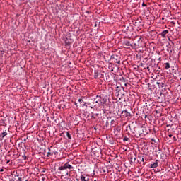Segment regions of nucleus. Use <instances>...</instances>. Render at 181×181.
Here are the masks:
<instances>
[{
  "label": "nucleus",
  "instance_id": "25",
  "mask_svg": "<svg viewBox=\"0 0 181 181\" xmlns=\"http://www.w3.org/2000/svg\"><path fill=\"white\" fill-rule=\"evenodd\" d=\"M173 141H177V139L176 138V136H174L173 137Z\"/></svg>",
  "mask_w": 181,
  "mask_h": 181
},
{
  "label": "nucleus",
  "instance_id": "40",
  "mask_svg": "<svg viewBox=\"0 0 181 181\" xmlns=\"http://www.w3.org/2000/svg\"><path fill=\"white\" fill-rule=\"evenodd\" d=\"M142 160L144 161V158H142Z\"/></svg>",
  "mask_w": 181,
  "mask_h": 181
},
{
  "label": "nucleus",
  "instance_id": "4",
  "mask_svg": "<svg viewBox=\"0 0 181 181\" xmlns=\"http://www.w3.org/2000/svg\"><path fill=\"white\" fill-rule=\"evenodd\" d=\"M111 59H114L115 63H117V64H121V60H119V58L117 57V55L113 54L111 56Z\"/></svg>",
  "mask_w": 181,
  "mask_h": 181
},
{
  "label": "nucleus",
  "instance_id": "19",
  "mask_svg": "<svg viewBox=\"0 0 181 181\" xmlns=\"http://www.w3.org/2000/svg\"><path fill=\"white\" fill-rule=\"evenodd\" d=\"M47 156H53V153H52V152H47Z\"/></svg>",
  "mask_w": 181,
  "mask_h": 181
},
{
  "label": "nucleus",
  "instance_id": "38",
  "mask_svg": "<svg viewBox=\"0 0 181 181\" xmlns=\"http://www.w3.org/2000/svg\"><path fill=\"white\" fill-rule=\"evenodd\" d=\"M163 19H165V18H162V20L163 21Z\"/></svg>",
  "mask_w": 181,
  "mask_h": 181
},
{
  "label": "nucleus",
  "instance_id": "27",
  "mask_svg": "<svg viewBox=\"0 0 181 181\" xmlns=\"http://www.w3.org/2000/svg\"><path fill=\"white\" fill-rule=\"evenodd\" d=\"M142 6H143V7H145V6H146V4L143 2V3H142Z\"/></svg>",
  "mask_w": 181,
  "mask_h": 181
},
{
  "label": "nucleus",
  "instance_id": "36",
  "mask_svg": "<svg viewBox=\"0 0 181 181\" xmlns=\"http://www.w3.org/2000/svg\"><path fill=\"white\" fill-rule=\"evenodd\" d=\"M75 105H77V103H75Z\"/></svg>",
  "mask_w": 181,
  "mask_h": 181
},
{
  "label": "nucleus",
  "instance_id": "5",
  "mask_svg": "<svg viewBox=\"0 0 181 181\" xmlns=\"http://www.w3.org/2000/svg\"><path fill=\"white\" fill-rule=\"evenodd\" d=\"M81 181H90V177L88 175H81L80 176Z\"/></svg>",
  "mask_w": 181,
  "mask_h": 181
},
{
  "label": "nucleus",
  "instance_id": "13",
  "mask_svg": "<svg viewBox=\"0 0 181 181\" xmlns=\"http://www.w3.org/2000/svg\"><path fill=\"white\" fill-rule=\"evenodd\" d=\"M156 84H158V87L160 88V87H164L165 84L163 83L157 82Z\"/></svg>",
  "mask_w": 181,
  "mask_h": 181
},
{
  "label": "nucleus",
  "instance_id": "9",
  "mask_svg": "<svg viewBox=\"0 0 181 181\" xmlns=\"http://www.w3.org/2000/svg\"><path fill=\"white\" fill-rule=\"evenodd\" d=\"M7 135H8V133L6 132H3L0 134V137L1 138V139H4V138H5V136H6Z\"/></svg>",
  "mask_w": 181,
  "mask_h": 181
},
{
  "label": "nucleus",
  "instance_id": "39",
  "mask_svg": "<svg viewBox=\"0 0 181 181\" xmlns=\"http://www.w3.org/2000/svg\"><path fill=\"white\" fill-rule=\"evenodd\" d=\"M94 181H97V180H94Z\"/></svg>",
  "mask_w": 181,
  "mask_h": 181
},
{
  "label": "nucleus",
  "instance_id": "30",
  "mask_svg": "<svg viewBox=\"0 0 181 181\" xmlns=\"http://www.w3.org/2000/svg\"><path fill=\"white\" fill-rule=\"evenodd\" d=\"M0 172H4V168H1Z\"/></svg>",
  "mask_w": 181,
  "mask_h": 181
},
{
  "label": "nucleus",
  "instance_id": "11",
  "mask_svg": "<svg viewBox=\"0 0 181 181\" xmlns=\"http://www.w3.org/2000/svg\"><path fill=\"white\" fill-rule=\"evenodd\" d=\"M165 64V70H168V69H170V64H169V62H167Z\"/></svg>",
  "mask_w": 181,
  "mask_h": 181
},
{
  "label": "nucleus",
  "instance_id": "37",
  "mask_svg": "<svg viewBox=\"0 0 181 181\" xmlns=\"http://www.w3.org/2000/svg\"><path fill=\"white\" fill-rule=\"evenodd\" d=\"M111 119V117H107V119Z\"/></svg>",
  "mask_w": 181,
  "mask_h": 181
},
{
  "label": "nucleus",
  "instance_id": "6",
  "mask_svg": "<svg viewBox=\"0 0 181 181\" xmlns=\"http://www.w3.org/2000/svg\"><path fill=\"white\" fill-rule=\"evenodd\" d=\"M158 163H159V160H156L153 163H151L150 165V168L151 169H155V168H158Z\"/></svg>",
  "mask_w": 181,
  "mask_h": 181
},
{
  "label": "nucleus",
  "instance_id": "3",
  "mask_svg": "<svg viewBox=\"0 0 181 181\" xmlns=\"http://www.w3.org/2000/svg\"><path fill=\"white\" fill-rule=\"evenodd\" d=\"M9 162H11V160L8 159L6 156L4 157L0 156V163H1V165H8Z\"/></svg>",
  "mask_w": 181,
  "mask_h": 181
},
{
  "label": "nucleus",
  "instance_id": "8",
  "mask_svg": "<svg viewBox=\"0 0 181 181\" xmlns=\"http://www.w3.org/2000/svg\"><path fill=\"white\" fill-rule=\"evenodd\" d=\"M123 114L125 117H127V118H131V113L128 112V110H124V111H123Z\"/></svg>",
  "mask_w": 181,
  "mask_h": 181
},
{
  "label": "nucleus",
  "instance_id": "15",
  "mask_svg": "<svg viewBox=\"0 0 181 181\" xmlns=\"http://www.w3.org/2000/svg\"><path fill=\"white\" fill-rule=\"evenodd\" d=\"M124 46H131V42L129 41H125L124 42Z\"/></svg>",
  "mask_w": 181,
  "mask_h": 181
},
{
  "label": "nucleus",
  "instance_id": "29",
  "mask_svg": "<svg viewBox=\"0 0 181 181\" xmlns=\"http://www.w3.org/2000/svg\"><path fill=\"white\" fill-rule=\"evenodd\" d=\"M85 13H90V11H86Z\"/></svg>",
  "mask_w": 181,
  "mask_h": 181
},
{
  "label": "nucleus",
  "instance_id": "28",
  "mask_svg": "<svg viewBox=\"0 0 181 181\" xmlns=\"http://www.w3.org/2000/svg\"><path fill=\"white\" fill-rule=\"evenodd\" d=\"M168 136H169V138H172L173 136V135L169 134Z\"/></svg>",
  "mask_w": 181,
  "mask_h": 181
},
{
  "label": "nucleus",
  "instance_id": "16",
  "mask_svg": "<svg viewBox=\"0 0 181 181\" xmlns=\"http://www.w3.org/2000/svg\"><path fill=\"white\" fill-rule=\"evenodd\" d=\"M123 142H129V138L128 137H124L123 139Z\"/></svg>",
  "mask_w": 181,
  "mask_h": 181
},
{
  "label": "nucleus",
  "instance_id": "21",
  "mask_svg": "<svg viewBox=\"0 0 181 181\" xmlns=\"http://www.w3.org/2000/svg\"><path fill=\"white\" fill-rule=\"evenodd\" d=\"M78 103H80V104H83V103H84V100H83V99H81V98H79L78 100Z\"/></svg>",
  "mask_w": 181,
  "mask_h": 181
},
{
  "label": "nucleus",
  "instance_id": "17",
  "mask_svg": "<svg viewBox=\"0 0 181 181\" xmlns=\"http://www.w3.org/2000/svg\"><path fill=\"white\" fill-rule=\"evenodd\" d=\"M97 117V115H94V113L91 112L90 113V118H96Z\"/></svg>",
  "mask_w": 181,
  "mask_h": 181
},
{
  "label": "nucleus",
  "instance_id": "35",
  "mask_svg": "<svg viewBox=\"0 0 181 181\" xmlns=\"http://www.w3.org/2000/svg\"><path fill=\"white\" fill-rule=\"evenodd\" d=\"M172 45H173H173H174L173 42H172Z\"/></svg>",
  "mask_w": 181,
  "mask_h": 181
},
{
  "label": "nucleus",
  "instance_id": "23",
  "mask_svg": "<svg viewBox=\"0 0 181 181\" xmlns=\"http://www.w3.org/2000/svg\"><path fill=\"white\" fill-rule=\"evenodd\" d=\"M65 45H66V46H70V42H65Z\"/></svg>",
  "mask_w": 181,
  "mask_h": 181
},
{
  "label": "nucleus",
  "instance_id": "33",
  "mask_svg": "<svg viewBox=\"0 0 181 181\" xmlns=\"http://www.w3.org/2000/svg\"><path fill=\"white\" fill-rule=\"evenodd\" d=\"M141 129H142V131H143V132H144V130L145 129V128H144V127H141Z\"/></svg>",
  "mask_w": 181,
  "mask_h": 181
},
{
  "label": "nucleus",
  "instance_id": "12",
  "mask_svg": "<svg viewBox=\"0 0 181 181\" xmlns=\"http://www.w3.org/2000/svg\"><path fill=\"white\" fill-rule=\"evenodd\" d=\"M173 50V49H172V45L167 48V52H168V53H172Z\"/></svg>",
  "mask_w": 181,
  "mask_h": 181
},
{
  "label": "nucleus",
  "instance_id": "10",
  "mask_svg": "<svg viewBox=\"0 0 181 181\" xmlns=\"http://www.w3.org/2000/svg\"><path fill=\"white\" fill-rule=\"evenodd\" d=\"M116 125L117 124H115V120H114V119L111 120V122H110V127H111V128L115 127Z\"/></svg>",
  "mask_w": 181,
  "mask_h": 181
},
{
  "label": "nucleus",
  "instance_id": "31",
  "mask_svg": "<svg viewBox=\"0 0 181 181\" xmlns=\"http://www.w3.org/2000/svg\"><path fill=\"white\" fill-rule=\"evenodd\" d=\"M18 181H22V178L21 177H18Z\"/></svg>",
  "mask_w": 181,
  "mask_h": 181
},
{
  "label": "nucleus",
  "instance_id": "24",
  "mask_svg": "<svg viewBox=\"0 0 181 181\" xmlns=\"http://www.w3.org/2000/svg\"><path fill=\"white\" fill-rule=\"evenodd\" d=\"M52 153H53V155H57V153H59V152L57 151H54V152H51Z\"/></svg>",
  "mask_w": 181,
  "mask_h": 181
},
{
  "label": "nucleus",
  "instance_id": "34",
  "mask_svg": "<svg viewBox=\"0 0 181 181\" xmlns=\"http://www.w3.org/2000/svg\"><path fill=\"white\" fill-rule=\"evenodd\" d=\"M42 181H45V178L44 177H42Z\"/></svg>",
  "mask_w": 181,
  "mask_h": 181
},
{
  "label": "nucleus",
  "instance_id": "14",
  "mask_svg": "<svg viewBox=\"0 0 181 181\" xmlns=\"http://www.w3.org/2000/svg\"><path fill=\"white\" fill-rule=\"evenodd\" d=\"M66 134L68 139H71V134H70V133H69V132H66Z\"/></svg>",
  "mask_w": 181,
  "mask_h": 181
},
{
  "label": "nucleus",
  "instance_id": "2",
  "mask_svg": "<svg viewBox=\"0 0 181 181\" xmlns=\"http://www.w3.org/2000/svg\"><path fill=\"white\" fill-rule=\"evenodd\" d=\"M94 102L97 105H104L107 103V98H105L104 95H96L94 98Z\"/></svg>",
  "mask_w": 181,
  "mask_h": 181
},
{
  "label": "nucleus",
  "instance_id": "1",
  "mask_svg": "<svg viewBox=\"0 0 181 181\" xmlns=\"http://www.w3.org/2000/svg\"><path fill=\"white\" fill-rule=\"evenodd\" d=\"M58 170H60L59 173H62L64 176H68L70 177V172H73V170H74V167L69 163H65L63 165L58 168Z\"/></svg>",
  "mask_w": 181,
  "mask_h": 181
},
{
  "label": "nucleus",
  "instance_id": "32",
  "mask_svg": "<svg viewBox=\"0 0 181 181\" xmlns=\"http://www.w3.org/2000/svg\"><path fill=\"white\" fill-rule=\"evenodd\" d=\"M1 153H2V150L0 149V156H1Z\"/></svg>",
  "mask_w": 181,
  "mask_h": 181
},
{
  "label": "nucleus",
  "instance_id": "18",
  "mask_svg": "<svg viewBox=\"0 0 181 181\" xmlns=\"http://www.w3.org/2000/svg\"><path fill=\"white\" fill-rule=\"evenodd\" d=\"M94 78H98V72H97L96 71H95Z\"/></svg>",
  "mask_w": 181,
  "mask_h": 181
},
{
  "label": "nucleus",
  "instance_id": "20",
  "mask_svg": "<svg viewBox=\"0 0 181 181\" xmlns=\"http://www.w3.org/2000/svg\"><path fill=\"white\" fill-rule=\"evenodd\" d=\"M130 159H131V162H135V160H136V158L135 157H131Z\"/></svg>",
  "mask_w": 181,
  "mask_h": 181
},
{
  "label": "nucleus",
  "instance_id": "7",
  "mask_svg": "<svg viewBox=\"0 0 181 181\" xmlns=\"http://www.w3.org/2000/svg\"><path fill=\"white\" fill-rule=\"evenodd\" d=\"M169 33V30H163L160 35L162 36V37H163L165 39V37H166V35H168Z\"/></svg>",
  "mask_w": 181,
  "mask_h": 181
},
{
  "label": "nucleus",
  "instance_id": "26",
  "mask_svg": "<svg viewBox=\"0 0 181 181\" xmlns=\"http://www.w3.org/2000/svg\"><path fill=\"white\" fill-rule=\"evenodd\" d=\"M23 158H24V160H26V159L28 158L26 157V155H25V154L23 156Z\"/></svg>",
  "mask_w": 181,
  "mask_h": 181
},
{
  "label": "nucleus",
  "instance_id": "22",
  "mask_svg": "<svg viewBox=\"0 0 181 181\" xmlns=\"http://www.w3.org/2000/svg\"><path fill=\"white\" fill-rule=\"evenodd\" d=\"M105 127H110V122H108V120L106 121V122H105Z\"/></svg>",
  "mask_w": 181,
  "mask_h": 181
}]
</instances>
